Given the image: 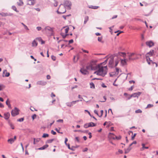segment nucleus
I'll return each mask as SVG.
<instances>
[{"label":"nucleus","mask_w":158,"mask_h":158,"mask_svg":"<svg viewBox=\"0 0 158 158\" xmlns=\"http://www.w3.org/2000/svg\"><path fill=\"white\" fill-rule=\"evenodd\" d=\"M86 69H81L80 70L81 72L84 75H86L88 73L87 70H95L98 69L97 71L94 72V73L104 77L107 74V66L101 67L99 65H97L96 62L94 60H92L87 64Z\"/></svg>","instance_id":"nucleus-1"},{"label":"nucleus","mask_w":158,"mask_h":158,"mask_svg":"<svg viewBox=\"0 0 158 158\" xmlns=\"http://www.w3.org/2000/svg\"><path fill=\"white\" fill-rule=\"evenodd\" d=\"M126 56V54L123 52H118L117 53L114 54L112 57H111L109 60V66L110 67H112L113 66V64L114 63V57L117 56L118 58L120 56H122L123 57H125Z\"/></svg>","instance_id":"nucleus-2"},{"label":"nucleus","mask_w":158,"mask_h":158,"mask_svg":"<svg viewBox=\"0 0 158 158\" xmlns=\"http://www.w3.org/2000/svg\"><path fill=\"white\" fill-rule=\"evenodd\" d=\"M65 6L62 4H61L60 5V6L57 11V12L58 14H62L64 13L65 12L66 10Z\"/></svg>","instance_id":"nucleus-3"},{"label":"nucleus","mask_w":158,"mask_h":158,"mask_svg":"<svg viewBox=\"0 0 158 158\" xmlns=\"http://www.w3.org/2000/svg\"><path fill=\"white\" fill-rule=\"evenodd\" d=\"M128 54H129L128 56V60H136V59H137L138 58V57H135V58H132V56L134 55H139L140 56H141V55L140 54H136L135 53H128Z\"/></svg>","instance_id":"nucleus-4"},{"label":"nucleus","mask_w":158,"mask_h":158,"mask_svg":"<svg viewBox=\"0 0 158 158\" xmlns=\"http://www.w3.org/2000/svg\"><path fill=\"white\" fill-rule=\"evenodd\" d=\"M64 6L65 7H67L68 9L70 10L71 9V2L67 0H65L64 3Z\"/></svg>","instance_id":"nucleus-5"},{"label":"nucleus","mask_w":158,"mask_h":158,"mask_svg":"<svg viewBox=\"0 0 158 158\" xmlns=\"http://www.w3.org/2000/svg\"><path fill=\"white\" fill-rule=\"evenodd\" d=\"M19 110L17 107H15L14 109L11 112V114L12 116H15L19 114Z\"/></svg>","instance_id":"nucleus-6"},{"label":"nucleus","mask_w":158,"mask_h":158,"mask_svg":"<svg viewBox=\"0 0 158 158\" xmlns=\"http://www.w3.org/2000/svg\"><path fill=\"white\" fill-rule=\"evenodd\" d=\"M0 15L2 16H11L13 14L10 13H4L2 12L0 13Z\"/></svg>","instance_id":"nucleus-7"},{"label":"nucleus","mask_w":158,"mask_h":158,"mask_svg":"<svg viewBox=\"0 0 158 158\" xmlns=\"http://www.w3.org/2000/svg\"><path fill=\"white\" fill-rule=\"evenodd\" d=\"M3 77H8L10 75V73L7 72L6 70H4L3 71Z\"/></svg>","instance_id":"nucleus-8"},{"label":"nucleus","mask_w":158,"mask_h":158,"mask_svg":"<svg viewBox=\"0 0 158 158\" xmlns=\"http://www.w3.org/2000/svg\"><path fill=\"white\" fill-rule=\"evenodd\" d=\"M141 94V92H138L136 93H134L132 94L133 97L135 98L137 97L138 98Z\"/></svg>","instance_id":"nucleus-9"},{"label":"nucleus","mask_w":158,"mask_h":158,"mask_svg":"<svg viewBox=\"0 0 158 158\" xmlns=\"http://www.w3.org/2000/svg\"><path fill=\"white\" fill-rule=\"evenodd\" d=\"M146 45L149 47H152L153 46L154 44L152 41H147L146 43Z\"/></svg>","instance_id":"nucleus-10"},{"label":"nucleus","mask_w":158,"mask_h":158,"mask_svg":"<svg viewBox=\"0 0 158 158\" xmlns=\"http://www.w3.org/2000/svg\"><path fill=\"white\" fill-rule=\"evenodd\" d=\"M10 116V114L9 112L5 113L4 114V118L6 120L8 119Z\"/></svg>","instance_id":"nucleus-11"},{"label":"nucleus","mask_w":158,"mask_h":158,"mask_svg":"<svg viewBox=\"0 0 158 158\" xmlns=\"http://www.w3.org/2000/svg\"><path fill=\"white\" fill-rule=\"evenodd\" d=\"M46 82L43 81H39L37 82V84L39 85H45L46 84Z\"/></svg>","instance_id":"nucleus-12"},{"label":"nucleus","mask_w":158,"mask_h":158,"mask_svg":"<svg viewBox=\"0 0 158 158\" xmlns=\"http://www.w3.org/2000/svg\"><path fill=\"white\" fill-rule=\"evenodd\" d=\"M48 147V144H45L43 147L40 148L38 149L39 150H43L45 149L46 148Z\"/></svg>","instance_id":"nucleus-13"},{"label":"nucleus","mask_w":158,"mask_h":158,"mask_svg":"<svg viewBox=\"0 0 158 158\" xmlns=\"http://www.w3.org/2000/svg\"><path fill=\"white\" fill-rule=\"evenodd\" d=\"M35 3L34 0H30L28 1V4L30 5H33Z\"/></svg>","instance_id":"nucleus-14"},{"label":"nucleus","mask_w":158,"mask_h":158,"mask_svg":"<svg viewBox=\"0 0 158 158\" xmlns=\"http://www.w3.org/2000/svg\"><path fill=\"white\" fill-rule=\"evenodd\" d=\"M88 7L89 8H91L94 9H96L98 8L99 7L97 6H93L91 5L88 6Z\"/></svg>","instance_id":"nucleus-15"},{"label":"nucleus","mask_w":158,"mask_h":158,"mask_svg":"<svg viewBox=\"0 0 158 158\" xmlns=\"http://www.w3.org/2000/svg\"><path fill=\"white\" fill-rule=\"evenodd\" d=\"M127 61V60L125 59L123 60H121V63L123 65H124L126 64Z\"/></svg>","instance_id":"nucleus-16"},{"label":"nucleus","mask_w":158,"mask_h":158,"mask_svg":"<svg viewBox=\"0 0 158 158\" xmlns=\"http://www.w3.org/2000/svg\"><path fill=\"white\" fill-rule=\"evenodd\" d=\"M45 30L50 31L51 32L53 31V28L49 26H47L45 28Z\"/></svg>","instance_id":"nucleus-17"},{"label":"nucleus","mask_w":158,"mask_h":158,"mask_svg":"<svg viewBox=\"0 0 158 158\" xmlns=\"http://www.w3.org/2000/svg\"><path fill=\"white\" fill-rule=\"evenodd\" d=\"M38 43L36 42L35 40H34L32 43V47H36Z\"/></svg>","instance_id":"nucleus-18"},{"label":"nucleus","mask_w":158,"mask_h":158,"mask_svg":"<svg viewBox=\"0 0 158 158\" xmlns=\"http://www.w3.org/2000/svg\"><path fill=\"white\" fill-rule=\"evenodd\" d=\"M89 127H93L96 126V124H95L93 122H90L89 123Z\"/></svg>","instance_id":"nucleus-19"},{"label":"nucleus","mask_w":158,"mask_h":158,"mask_svg":"<svg viewBox=\"0 0 158 158\" xmlns=\"http://www.w3.org/2000/svg\"><path fill=\"white\" fill-rule=\"evenodd\" d=\"M15 141L13 140V138H10V139H9L7 140V142L8 143H10L11 144L12 143H13Z\"/></svg>","instance_id":"nucleus-20"},{"label":"nucleus","mask_w":158,"mask_h":158,"mask_svg":"<svg viewBox=\"0 0 158 158\" xmlns=\"http://www.w3.org/2000/svg\"><path fill=\"white\" fill-rule=\"evenodd\" d=\"M131 148L129 146V147L126 149H125V154L128 153L131 150Z\"/></svg>","instance_id":"nucleus-21"},{"label":"nucleus","mask_w":158,"mask_h":158,"mask_svg":"<svg viewBox=\"0 0 158 158\" xmlns=\"http://www.w3.org/2000/svg\"><path fill=\"white\" fill-rule=\"evenodd\" d=\"M142 149H141V151L143 150L144 149H147L148 148V147L145 146V144L144 143H142Z\"/></svg>","instance_id":"nucleus-22"},{"label":"nucleus","mask_w":158,"mask_h":158,"mask_svg":"<svg viewBox=\"0 0 158 158\" xmlns=\"http://www.w3.org/2000/svg\"><path fill=\"white\" fill-rule=\"evenodd\" d=\"M89 17L88 16H86L85 18V20L84 21V24H85L89 20Z\"/></svg>","instance_id":"nucleus-23"},{"label":"nucleus","mask_w":158,"mask_h":158,"mask_svg":"<svg viewBox=\"0 0 158 158\" xmlns=\"http://www.w3.org/2000/svg\"><path fill=\"white\" fill-rule=\"evenodd\" d=\"M54 140V139H48L46 141V143H52Z\"/></svg>","instance_id":"nucleus-24"},{"label":"nucleus","mask_w":158,"mask_h":158,"mask_svg":"<svg viewBox=\"0 0 158 158\" xmlns=\"http://www.w3.org/2000/svg\"><path fill=\"white\" fill-rule=\"evenodd\" d=\"M90 88L92 89H94L95 88V85L93 83L91 82L90 83Z\"/></svg>","instance_id":"nucleus-25"},{"label":"nucleus","mask_w":158,"mask_h":158,"mask_svg":"<svg viewBox=\"0 0 158 158\" xmlns=\"http://www.w3.org/2000/svg\"><path fill=\"white\" fill-rule=\"evenodd\" d=\"M6 104L8 106L9 108H11V105L10 103V102L8 101V99L6 101Z\"/></svg>","instance_id":"nucleus-26"},{"label":"nucleus","mask_w":158,"mask_h":158,"mask_svg":"<svg viewBox=\"0 0 158 158\" xmlns=\"http://www.w3.org/2000/svg\"><path fill=\"white\" fill-rule=\"evenodd\" d=\"M82 101V100H76V101H73L72 102H72V104L73 105H74L75 104L76 102H79V101Z\"/></svg>","instance_id":"nucleus-27"},{"label":"nucleus","mask_w":158,"mask_h":158,"mask_svg":"<svg viewBox=\"0 0 158 158\" xmlns=\"http://www.w3.org/2000/svg\"><path fill=\"white\" fill-rule=\"evenodd\" d=\"M82 101V100H76V101H73L72 102H72V104L73 105H74L75 104L76 102H79V101Z\"/></svg>","instance_id":"nucleus-28"},{"label":"nucleus","mask_w":158,"mask_h":158,"mask_svg":"<svg viewBox=\"0 0 158 158\" xmlns=\"http://www.w3.org/2000/svg\"><path fill=\"white\" fill-rule=\"evenodd\" d=\"M153 53V50H151L149 52H148L146 55H149L150 56H152Z\"/></svg>","instance_id":"nucleus-29"},{"label":"nucleus","mask_w":158,"mask_h":158,"mask_svg":"<svg viewBox=\"0 0 158 158\" xmlns=\"http://www.w3.org/2000/svg\"><path fill=\"white\" fill-rule=\"evenodd\" d=\"M102 37H98V41L99 42H101L102 43H103L104 42L102 41Z\"/></svg>","instance_id":"nucleus-30"},{"label":"nucleus","mask_w":158,"mask_h":158,"mask_svg":"<svg viewBox=\"0 0 158 158\" xmlns=\"http://www.w3.org/2000/svg\"><path fill=\"white\" fill-rule=\"evenodd\" d=\"M66 105L69 107H71L73 106V105L72 104L71 102H67L66 103Z\"/></svg>","instance_id":"nucleus-31"},{"label":"nucleus","mask_w":158,"mask_h":158,"mask_svg":"<svg viewBox=\"0 0 158 158\" xmlns=\"http://www.w3.org/2000/svg\"><path fill=\"white\" fill-rule=\"evenodd\" d=\"M12 8L15 11L17 12H18L19 11L18 10H17L16 7L15 6H12Z\"/></svg>","instance_id":"nucleus-32"},{"label":"nucleus","mask_w":158,"mask_h":158,"mask_svg":"<svg viewBox=\"0 0 158 158\" xmlns=\"http://www.w3.org/2000/svg\"><path fill=\"white\" fill-rule=\"evenodd\" d=\"M17 4L19 6H21L23 5V3L22 1H20L19 2H17Z\"/></svg>","instance_id":"nucleus-33"},{"label":"nucleus","mask_w":158,"mask_h":158,"mask_svg":"<svg viewBox=\"0 0 158 158\" xmlns=\"http://www.w3.org/2000/svg\"><path fill=\"white\" fill-rule=\"evenodd\" d=\"M145 56L146 58V60L147 61H152V60H150V58L147 55H146Z\"/></svg>","instance_id":"nucleus-34"},{"label":"nucleus","mask_w":158,"mask_h":158,"mask_svg":"<svg viewBox=\"0 0 158 158\" xmlns=\"http://www.w3.org/2000/svg\"><path fill=\"white\" fill-rule=\"evenodd\" d=\"M48 136H49V135L48 134H46V133H44L43 134V135H42V137L43 138H45L48 137Z\"/></svg>","instance_id":"nucleus-35"},{"label":"nucleus","mask_w":158,"mask_h":158,"mask_svg":"<svg viewBox=\"0 0 158 158\" xmlns=\"http://www.w3.org/2000/svg\"><path fill=\"white\" fill-rule=\"evenodd\" d=\"M8 122H9V125L10 126V127H11V128L12 129H14V126L13 125V124H12L11 123H10V121H9Z\"/></svg>","instance_id":"nucleus-36"},{"label":"nucleus","mask_w":158,"mask_h":158,"mask_svg":"<svg viewBox=\"0 0 158 158\" xmlns=\"http://www.w3.org/2000/svg\"><path fill=\"white\" fill-rule=\"evenodd\" d=\"M84 127L85 128H87L88 127H89V123H86L84 125Z\"/></svg>","instance_id":"nucleus-37"},{"label":"nucleus","mask_w":158,"mask_h":158,"mask_svg":"<svg viewBox=\"0 0 158 158\" xmlns=\"http://www.w3.org/2000/svg\"><path fill=\"white\" fill-rule=\"evenodd\" d=\"M21 24L23 25L24 27V28L27 30H28L29 29L28 28V27L27 26H26L25 24H24L23 23H22Z\"/></svg>","instance_id":"nucleus-38"},{"label":"nucleus","mask_w":158,"mask_h":158,"mask_svg":"<svg viewBox=\"0 0 158 158\" xmlns=\"http://www.w3.org/2000/svg\"><path fill=\"white\" fill-rule=\"evenodd\" d=\"M38 40H39L40 41H41V44H44L45 43V41L43 40H42V39L41 38H38Z\"/></svg>","instance_id":"nucleus-39"},{"label":"nucleus","mask_w":158,"mask_h":158,"mask_svg":"<svg viewBox=\"0 0 158 158\" xmlns=\"http://www.w3.org/2000/svg\"><path fill=\"white\" fill-rule=\"evenodd\" d=\"M121 138V136H115V138H113V139H116L117 140H119Z\"/></svg>","instance_id":"nucleus-40"},{"label":"nucleus","mask_w":158,"mask_h":158,"mask_svg":"<svg viewBox=\"0 0 158 158\" xmlns=\"http://www.w3.org/2000/svg\"><path fill=\"white\" fill-rule=\"evenodd\" d=\"M153 106V105L151 104H148V105L147 107H146V108H151Z\"/></svg>","instance_id":"nucleus-41"},{"label":"nucleus","mask_w":158,"mask_h":158,"mask_svg":"<svg viewBox=\"0 0 158 158\" xmlns=\"http://www.w3.org/2000/svg\"><path fill=\"white\" fill-rule=\"evenodd\" d=\"M142 112V110L140 109H138L135 111V113H141Z\"/></svg>","instance_id":"nucleus-42"},{"label":"nucleus","mask_w":158,"mask_h":158,"mask_svg":"<svg viewBox=\"0 0 158 158\" xmlns=\"http://www.w3.org/2000/svg\"><path fill=\"white\" fill-rule=\"evenodd\" d=\"M119 69L118 68H116V72L114 74H118L119 73Z\"/></svg>","instance_id":"nucleus-43"},{"label":"nucleus","mask_w":158,"mask_h":158,"mask_svg":"<svg viewBox=\"0 0 158 158\" xmlns=\"http://www.w3.org/2000/svg\"><path fill=\"white\" fill-rule=\"evenodd\" d=\"M24 118H22L19 119H18L17 121L18 122H23L24 120Z\"/></svg>","instance_id":"nucleus-44"},{"label":"nucleus","mask_w":158,"mask_h":158,"mask_svg":"<svg viewBox=\"0 0 158 158\" xmlns=\"http://www.w3.org/2000/svg\"><path fill=\"white\" fill-rule=\"evenodd\" d=\"M119 60H118V59H117V60H115V66H116L117 65L119 62Z\"/></svg>","instance_id":"nucleus-45"},{"label":"nucleus","mask_w":158,"mask_h":158,"mask_svg":"<svg viewBox=\"0 0 158 158\" xmlns=\"http://www.w3.org/2000/svg\"><path fill=\"white\" fill-rule=\"evenodd\" d=\"M61 35L64 39L65 38V37L67 36V35H64L63 33H61Z\"/></svg>","instance_id":"nucleus-46"},{"label":"nucleus","mask_w":158,"mask_h":158,"mask_svg":"<svg viewBox=\"0 0 158 158\" xmlns=\"http://www.w3.org/2000/svg\"><path fill=\"white\" fill-rule=\"evenodd\" d=\"M136 143H137V142H136V141H133L132 143H131V144H130L129 145V146L131 147L133 144H136Z\"/></svg>","instance_id":"nucleus-47"},{"label":"nucleus","mask_w":158,"mask_h":158,"mask_svg":"<svg viewBox=\"0 0 158 158\" xmlns=\"http://www.w3.org/2000/svg\"><path fill=\"white\" fill-rule=\"evenodd\" d=\"M51 58L53 60H56V57L53 55L51 56Z\"/></svg>","instance_id":"nucleus-48"},{"label":"nucleus","mask_w":158,"mask_h":158,"mask_svg":"<svg viewBox=\"0 0 158 158\" xmlns=\"http://www.w3.org/2000/svg\"><path fill=\"white\" fill-rule=\"evenodd\" d=\"M134 85L132 86L130 88H129L128 90L129 91H132L134 88Z\"/></svg>","instance_id":"nucleus-49"},{"label":"nucleus","mask_w":158,"mask_h":158,"mask_svg":"<svg viewBox=\"0 0 158 158\" xmlns=\"http://www.w3.org/2000/svg\"><path fill=\"white\" fill-rule=\"evenodd\" d=\"M36 114H33L32 116V119L33 120L36 118Z\"/></svg>","instance_id":"nucleus-50"},{"label":"nucleus","mask_w":158,"mask_h":158,"mask_svg":"<svg viewBox=\"0 0 158 158\" xmlns=\"http://www.w3.org/2000/svg\"><path fill=\"white\" fill-rule=\"evenodd\" d=\"M136 135V133H135L134 134V135L132 136L131 138V140H133L134 139V138L135 137Z\"/></svg>","instance_id":"nucleus-51"},{"label":"nucleus","mask_w":158,"mask_h":158,"mask_svg":"<svg viewBox=\"0 0 158 158\" xmlns=\"http://www.w3.org/2000/svg\"><path fill=\"white\" fill-rule=\"evenodd\" d=\"M51 133L53 135H55L56 134V132L55 131H54L53 130H52L51 131Z\"/></svg>","instance_id":"nucleus-52"},{"label":"nucleus","mask_w":158,"mask_h":158,"mask_svg":"<svg viewBox=\"0 0 158 158\" xmlns=\"http://www.w3.org/2000/svg\"><path fill=\"white\" fill-rule=\"evenodd\" d=\"M69 29V27H67L65 29V31L66 33H67L68 32Z\"/></svg>","instance_id":"nucleus-53"},{"label":"nucleus","mask_w":158,"mask_h":158,"mask_svg":"<svg viewBox=\"0 0 158 158\" xmlns=\"http://www.w3.org/2000/svg\"><path fill=\"white\" fill-rule=\"evenodd\" d=\"M76 148V147H75L74 146H72L71 148H70V149H70L72 151H74L75 150V149Z\"/></svg>","instance_id":"nucleus-54"},{"label":"nucleus","mask_w":158,"mask_h":158,"mask_svg":"<svg viewBox=\"0 0 158 158\" xmlns=\"http://www.w3.org/2000/svg\"><path fill=\"white\" fill-rule=\"evenodd\" d=\"M54 2H55V3H54V6H56L58 5V2H57L56 1H54Z\"/></svg>","instance_id":"nucleus-55"},{"label":"nucleus","mask_w":158,"mask_h":158,"mask_svg":"<svg viewBox=\"0 0 158 158\" xmlns=\"http://www.w3.org/2000/svg\"><path fill=\"white\" fill-rule=\"evenodd\" d=\"M41 27H36V29L38 31H40L41 30Z\"/></svg>","instance_id":"nucleus-56"},{"label":"nucleus","mask_w":158,"mask_h":158,"mask_svg":"<svg viewBox=\"0 0 158 158\" xmlns=\"http://www.w3.org/2000/svg\"><path fill=\"white\" fill-rule=\"evenodd\" d=\"M57 122H58L63 123V119H58V120H57Z\"/></svg>","instance_id":"nucleus-57"},{"label":"nucleus","mask_w":158,"mask_h":158,"mask_svg":"<svg viewBox=\"0 0 158 158\" xmlns=\"http://www.w3.org/2000/svg\"><path fill=\"white\" fill-rule=\"evenodd\" d=\"M82 50L83 52H85V53H89V52L87 50H84V49H83V48H82L81 49Z\"/></svg>","instance_id":"nucleus-58"},{"label":"nucleus","mask_w":158,"mask_h":158,"mask_svg":"<svg viewBox=\"0 0 158 158\" xmlns=\"http://www.w3.org/2000/svg\"><path fill=\"white\" fill-rule=\"evenodd\" d=\"M68 139L67 138H66L65 139V141H64V143H65V144L66 145H67V143H66L68 141Z\"/></svg>","instance_id":"nucleus-59"},{"label":"nucleus","mask_w":158,"mask_h":158,"mask_svg":"<svg viewBox=\"0 0 158 158\" xmlns=\"http://www.w3.org/2000/svg\"><path fill=\"white\" fill-rule=\"evenodd\" d=\"M118 32H119V34H120L121 33H123V31H120L119 30H118L117 31H116L114 32L115 33H117Z\"/></svg>","instance_id":"nucleus-60"},{"label":"nucleus","mask_w":158,"mask_h":158,"mask_svg":"<svg viewBox=\"0 0 158 158\" xmlns=\"http://www.w3.org/2000/svg\"><path fill=\"white\" fill-rule=\"evenodd\" d=\"M69 44L72 43L73 42V39L69 41Z\"/></svg>","instance_id":"nucleus-61"},{"label":"nucleus","mask_w":158,"mask_h":158,"mask_svg":"<svg viewBox=\"0 0 158 158\" xmlns=\"http://www.w3.org/2000/svg\"><path fill=\"white\" fill-rule=\"evenodd\" d=\"M88 150V149L87 148H84V149L83 150V152H87Z\"/></svg>","instance_id":"nucleus-62"},{"label":"nucleus","mask_w":158,"mask_h":158,"mask_svg":"<svg viewBox=\"0 0 158 158\" xmlns=\"http://www.w3.org/2000/svg\"><path fill=\"white\" fill-rule=\"evenodd\" d=\"M88 134L89 135V138L90 139L91 138L92 136L91 135V133L90 132L88 133Z\"/></svg>","instance_id":"nucleus-63"},{"label":"nucleus","mask_w":158,"mask_h":158,"mask_svg":"<svg viewBox=\"0 0 158 158\" xmlns=\"http://www.w3.org/2000/svg\"><path fill=\"white\" fill-rule=\"evenodd\" d=\"M75 139L77 142H79V138L78 137H76Z\"/></svg>","instance_id":"nucleus-64"}]
</instances>
